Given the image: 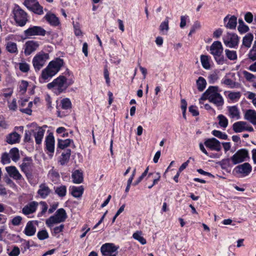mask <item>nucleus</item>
I'll return each instance as SVG.
<instances>
[{"label": "nucleus", "instance_id": "obj_1", "mask_svg": "<svg viewBox=\"0 0 256 256\" xmlns=\"http://www.w3.org/2000/svg\"><path fill=\"white\" fill-rule=\"evenodd\" d=\"M208 100L217 107H222L224 104V98L218 92V87L216 86H210L200 98V100Z\"/></svg>", "mask_w": 256, "mask_h": 256}, {"label": "nucleus", "instance_id": "obj_2", "mask_svg": "<svg viewBox=\"0 0 256 256\" xmlns=\"http://www.w3.org/2000/svg\"><path fill=\"white\" fill-rule=\"evenodd\" d=\"M64 64V60L60 58H56L49 62L48 66L42 70L41 78L46 80L52 78L60 70Z\"/></svg>", "mask_w": 256, "mask_h": 256}, {"label": "nucleus", "instance_id": "obj_3", "mask_svg": "<svg viewBox=\"0 0 256 256\" xmlns=\"http://www.w3.org/2000/svg\"><path fill=\"white\" fill-rule=\"evenodd\" d=\"M66 218L67 215L66 210L64 208H60L56 210L54 216H51L48 219L46 223L49 228H52L54 224L64 222Z\"/></svg>", "mask_w": 256, "mask_h": 256}, {"label": "nucleus", "instance_id": "obj_4", "mask_svg": "<svg viewBox=\"0 0 256 256\" xmlns=\"http://www.w3.org/2000/svg\"><path fill=\"white\" fill-rule=\"evenodd\" d=\"M49 59V54L44 52L36 54L32 59V64L36 71L40 70Z\"/></svg>", "mask_w": 256, "mask_h": 256}, {"label": "nucleus", "instance_id": "obj_5", "mask_svg": "<svg viewBox=\"0 0 256 256\" xmlns=\"http://www.w3.org/2000/svg\"><path fill=\"white\" fill-rule=\"evenodd\" d=\"M68 86L66 83V78L64 76H60L56 79L54 80L52 82L49 83L47 85L48 89H51L54 87L58 88L60 92L65 90Z\"/></svg>", "mask_w": 256, "mask_h": 256}, {"label": "nucleus", "instance_id": "obj_6", "mask_svg": "<svg viewBox=\"0 0 256 256\" xmlns=\"http://www.w3.org/2000/svg\"><path fill=\"white\" fill-rule=\"evenodd\" d=\"M14 19L16 24L20 26H24L27 21L26 13L20 7L16 8L14 10Z\"/></svg>", "mask_w": 256, "mask_h": 256}, {"label": "nucleus", "instance_id": "obj_7", "mask_svg": "<svg viewBox=\"0 0 256 256\" xmlns=\"http://www.w3.org/2000/svg\"><path fill=\"white\" fill-rule=\"evenodd\" d=\"M224 44L230 48H235L238 46L239 38L237 34L234 33H227L223 37Z\"/></svg>", "mask_w": 256, "mask_h": 256}, {"label": "nucleus", "instance_id": "obj_8", "mask_svg": "<svg viewBox=\"0 0 256 256\" xmlns=\"http://www.w3.org/2000/svg\"><path fill=\"white\" fill-rule=\"evenodd\" d=\"M26 38H30L33 36H44L46 30L42 27L39 26H33L25 30L24 32Z\"/></svg>", "mask_w": 256, "mask_h": 256}, {"label": "nucleus", "instance_id": "obj_9", "mask_svg": "<svg viewBox=\"0 0 256 256\" xmlns=\"http://www.w3.org/2000/svg\"><path fill=\"white\" fill-rule=\"evenodd\" d=\"M248 157V150L246 149L242 148L238 150L230 158V160L234 164H236L245 161L246 158Z\"/></svg>", "mask_w": 256, "mask_h": 256}, {"label": "nucleus", "instance_id": "obj_10", "mask_svg": "<svg viewBox=\"0 0 256 256\" xmlns=\"http://www.w3.org/2000/svg\"><path fill=\"white\" fill-rule=\"evenodd\" d=\"M118 246H117L112 243H106L102 245L100 248V252L104 256L113 254L112 253L116 252Z\"/></svg>", "mask_w": 256, "mask_h": 256}, {"label": "nucleus", "instance_id": "obj_11", "mask_svg": "<svg viewBox=\"0 0 256 256\" xmlns=\"http://www.w3.org/2000/svg\"><path fill=\"white\" fill-rule=\"evenodd\" d=\"M204 145L212 150L219 152L222 149L220 142L216 138H211L206 140Z\"/></svg>", "mask_w": 256, "mask_h": 256}, {"label": "nucleus", "instance_id": "obj_12", "mask_svg": "<svg viewBox=\"0 0 256 256\" xmlns=\"http://www.w3.org/2000/svg\"><path fill=\"white\" fill-rule=\"evenodd\" d=\"M31 134L35 139L36 143L40 144L42 143L45 130L40 126H36L34 130H30Z\"/></svg>", "mask_w": 256, "mask_h": 256}, {"label": "nucleus", "instance_id": "obj_13", "mask_svg": "<svg viewBox=\"0 0 256 256\" xmlns=\"http://www.w3.org/2000/svg\"><path fill=\"white\" fill-rule=\"evenodd\" d=\"M252 170L251 166L248 162L238 165L235 168L236 172L242 174L244 176H248L252 172Z\"/></svg>", "mask_w": 256, "mask_h": 256}, {"label": "nucleus", "instance_id": "obj_14", "mask_svg": "<svg viewBox=\"0 0 256 256\" xmlns=\"http://www.w3.org/2000/svg\"><path fill=\"white\" fill-rule=\"evenodd\" d=\"M24 46V54L28 56L36 50L39 46V44L38 42L30 40L25 44Z\"/></svg>", "mask_w": 256, "mask_h": 256}, {"label": "nucleus", "instance_id": "obj_15", "mask_svg": "<svg viewBox=\"0 0 256 256\" xmlns=\"http://www.w3.org/2000/svg\"><path fill=\"white\" fill-rule=\"evenodd\" d=\"M210 54L213 56H218L222 54L223 47L219 41L214 42L210 47Z\"/></svg>", "mask_w": 256, "mask_h": 256}, {"label": "nucleus", "instance_id": "obj_16", "mask_svg": "<svg viewBox=\"0 0 256 256\" xmlns=\"http://www.w3.org/2000/svg\"><path fill=\"white\" fill-rule=\"evenodd\" d=\"M51 192L52 190L46 184L42 183L40 185L38 194L41 198H46Z\"/></svg>", "mask_w": 256, "mask_h": 256}, {"label": "nucleus", "instance_id": "obj_17", "mask_svg": "<svg viewBox=\"0 0 256 256\" xmlns=\"http://www.w3.org/2000/svg\"><path fill=\"white\" fill-rule=\"evenodd\" d=\"M38 204L33 201L25 206L22 208V212L26 215H28L36 212Z\"/></svg>", "mask_w": 256, "mask_h": 256}, {"label": "nucleus", "instance_id": "obj_18", "mask_svg": "<svg viewBox=\"0 0 256 256\" xmlns=\"http://www.w3.org/2000/svg\"><path fill=\"white\" fill-rule=\"evenodd\" d=\"M44 18L52 26H56L60 24L58 18L54 14L50 12H48Z\"/></svg>", "mask_w": 256, "mask_h": 256}, {"label": "nucleus", "instance_id": "obj_19", "mask_svg": "<svg viewBox=\"0 0 256 256\" xmlns=\"http://www.w3.org/2000/svg\"><path fill=\"white\" fill-rule=\"evenodd\" d=\"M32 160L30 158H25L23 160V162L20 165L21 170L26 174L32 169Z\"/></svg>", "mask_w": 256, "mask_h": 256}, {"label": "nucleus", "instance_id": "obj_20", "mask_svg": "<svg viewBox=\"0 0 256 256\" xmlns=\"http://www.w3.org/2000/svg\"><path fill=\"white\" fill-rule=\"evenodd\" d=\"M46 150L51 153L54 150V138L52 134H49L46 138Z\"/></svg>", "mask_w": 256, "mask_h": 256}, {"label": "nucleus", "instance_id": "obj_21", "mask_svg": "<svg viewBox=\"0 0 256 256\" xmlns=\"http://www.w3.org/2000/svg\"><path fill=\"white\" fill-rule=\"evenodd\" d=\"M6 170L10 176L14 180H20L22 178V175L20 174L16 168L14 166L6 167Z\"/></svg>", "mask_w": 256, "mask_h": 256}, {"label": "nucleus", "instance_id": "obj_22", "mask_svg": "<svg viewBox=\"0 0 256 256\" xmlns=\"http://www.w3.org/2000/svg\"><path fill=\"white\" fill-rule=\"evenodd\" d=\"M36 232V228L33 221H29L26 224L24 233L28 236H32Z\"/></svg>", "mask_w": 256, "mask_h": 256}, {"label": "nucleus", "instance_id": "obj_23", "mask_svg": "<svg viewBox=\"0 0 256 256\" xmlns=\"http://www.w3.org/2000/svg\"><path fill=\"white\" fill-rule=\"evenodd\" d=\"M244 118L254 125H256V112L253 110H247L244 114Z\"/></svg>", "mask_w": 256, "mask_h": 256}, {"label": "nucleus", "instance_id": "obj_24", "mask_svg": "<svg viewBox=\"0 0 256 256\" xmlns=\"http://www.w3.org/2000/svg\"><path fill=\"white\" fill-rule=\"evenodd\" d=\"M72 178L74 183L78 184H80L84 180L83 174L80 170H76L72 172Z\"/></svg>", "mask_w": 256, "mask_h": 256}, {"label": "nucleus", "instance_id": "obj_25", "mask_svg": "<svg viewBox=\"0 0 256 256\" xmlns=\"http://www.w3.org/2000/svg\"><path fill=\"white\" fill-rule=\"evenodd\" d=\"M71 155V150L69 148L64 150L62 154L61 157L59 160L61 165H64L69 160Z\"/></svg>", "mask_w": 256, "mask_h": 256}, {"label": "nucleus", "instance_id": "obj_26", "mask_svg": "<svg viewBox=\"0 0 256 256\" xmlns=\"http://www.w3.org/2000/svg\"><path fill=\"white\" fill-rule=\"evenodd\" d=\"M229 116L232 118L238 120L240 118V112L236 106H232L228 108Z\"/></svg>", "mask_w": 256, "mask_h": 256}, {"label": "nucleus", "instance_id": "obj_27", "mask_svg": "<svg viewBox=\"0 0 256 256\" xmlns=\"http://www.w3.org/2000/svg\"><path fill=\"white\" fill-rule=\"evenodd\" d=\"M71 194L72 195L76 198H80L84 192V188L82 186H73L71 188Z\"/></svg>", "mask_w": 256, "mask_h": 256}, {"label": "nucleus", "instance_id": "obj_28", "mask_svg": "<svg viewBox=\"0 0 256 256\" xmlns=\"http://www.w3.org/2000/svg\"><path fill=\"white\" fill-rule=\"evenodd\" d=\"M246 125V122H238L234 123L232 125L233 130L236 132H240L245 130V126Z\"/></svg>", "mask_w": 256, "mask_h": 256}, {"label": "nucleus", "instance_id": "obj_29", "mask_svg": "<svg viewBox=\"0 0 256 256\" xmlns=\"http://www.w3.org/2000/svg\"><path fill=\"white\" fill-rule=\"evenodd\" d=\"M20 140V135L16 132H12L10 134L7 138L6 142L8 144H14L19 142Z\"/></svg>", "mask_w": 256, "mask_h": 256}, {"label": "nucleus", "instance_id": "obj_30", "mask_svg": "<svg viewBox=\"0 0 256 256\" xmlns=\"http://www.w3.org/2000/svg\"><path fill=\"white\" fill-rule=\"evenodd\" d=\"M253 35L251 33L246 34L242 40V46H244L249 48L251 46L252 42L253 40Z\"/></svg>", "mask_w": 256, "mask_h": 256}, {"label": "nucleus", "instance_id": "obj_31", "mask_svg": "<svg viewBox=\"0 0 256 256\" xmlns=\"http://www.w3.org/2000/svg\"><path fill=\"white\" fill-rule=\"evenodd\" d=\"M200 62L202 67L208 70L210 68V58L208 56L202 55L200 56Z\"/></svg>", "mask_w": 256, "mask_h": 256}, {"label": "nucleus", "instance_id": "obj_32", "mask_svg": "<svg viewBox=\"0 0 256 256\" xmlns=\"http://www.w3.org/2000/svg\"><path fill=\"white\" fill-rule=\"evenodd\" d=\"M224 52L228 60H237L238 56L236 51L226 49Z\"/></svg>", "mask_w": 256, "mask_h": 256}, {"label": "nucleus", "instance_id": "obj_33", "mask_svg": "<svg viewBox=\"0 0 256 256\" xmlns=\"http://www.w3.org/2000/svg\"><path fill=\"white\" fill-rule=\"evenodd\" d=\"M206 82L205 79L200 76L198 78V80H196V85L198 87V89L199 91L202 92L206 88Z\"/></svg>", "mask_w": 256, "mask_h": 256}, {"label": "nucleus", "instance_id": "obj_34", "mask_svg": "<svg viewBox=\"0 0 256 256\" xmlns=\"http://www.w3.org/2000/svg\"><path fill=\"white\" fill-rule=\"evenodd\" d=\"M72 142V140L70 139H66L64 140L58 139V146L60 149H64L68 146Z\"/></svg>", "mask_w": 256, "mask_h": 256}, {"label": "nucleus", "instance_id": "obj_35", "mask_svg": "<svg viewBox=\"0 0 256 256\" xmlns=\"http://www.w3.org/2000/svg\"><path fill=\"white\" fill-rule=\"evenodd\" d=\"M10 156L13 161L15 162L18 161L20 158L18 150L16 148L11 149L10 152Z\"/></svg>", "mask_w": 256, "mask_h": 256}, {"label": "nucleus", "instance_id": "obj_36", "mask_svg": "<svg viewBox=\"0 0 256 256\" xmlns=\"http://www.w3.org/2000/svg\"><path fill=\"white\" fill-rule=\"evenodd\" d=\"M55 192L60 197H64L66 195V187L62 185L55 188Z\"/></svg>", "mask_w": 256, "mask_h": 256}, {"label": "nucleus", "instance_id": "obj_37", "mask_svg": "<svg viewBox=\"0 0 256 256\" xmlns=\"http://www.w3.org/2000/svg\"><path fill=\"white\" fill-rule=\"evenodd\" d=\"M237 18L235 16H232L229 19L228 22L226 24V27L230 29L236 28L237 24Z\"/></svg>", "mask_w": 256, "mask_h": 256}, {"label": "nucleus", "instance_id": "obj_38", "mask_svg": "<svg viewBox=\"0 0 256 256\" xmlns=\"http://www.w3.org/2000/svg\"><path fill=\"white\" fill-rule=\"evenodd\" d=\"M218 118L219 120V125L224 128L227 127L228 125V120L222 114H220L218 116Z\"/></svg>", "mask_w": 256, "mask_h": 256}, {"label": "nucleus", "instance_id": "obj_39", "mask_svg": "<svg viewBox=\"0 0 256 256\" xmlns=\"http://www.w3.org/2000/svg\"><path fill=\"white\" fill-rule=\"evenodd\" d=\"M133 238L138 240L141 244H145L146 242V241L145 238H144L142 236V232L138 231L134 232L132 235Z\"/></svg>", "mask_w": 256, "mask_h": 256}, {"label": "nucleus", "instance_id": "obj_40", "mask_svg": "<svg viewBox=\"0 0 256 256\" xmlns=\"http://www.w3.org/2000/svg\"><path fill=\"white\" fill-rule=\"evenodd\" d=\"M238 30L240 33L246 32L249 30L248 26L244 24L242 19L238 20Z\"/></svg>", "mask_w": 256, "mask_h": 256}, {"label": "nucleus", "instance_id": "obj_41", "mask_svg": "<svg viewBox=\"0 0 256 256\" xmlns=\"http://www.w3.org/2000/svg\"><path fill=\"white\" fill-rule=\"evenodd\" d=\"M6 50L10 53H15L17 52L16 44L12 42H8L6 46Z\"/></svg>", "mask_w": 256, "mask_h": 256}, {"label": "nucleus", "instance_id": "obj_42", "mask_svg": "<svg viewBox=\"0 0 256 256\" xmlns=\"http://www.w3.org/2000/svg\"><path fill=\"white\" fill-rule=\"evenodd\" d=\"M62 108L64 110H68L71 108V102L68 98H63L61 100Z\"/></svg>", "mask_w": 256, "mask_h": 256}, {"label": "nucleus", "instance_id": "obj_43", "mask_svg": "<svg viewBox=\"0 0 256 256\" xmlns=\"http://www.w3.org/2000/svg\"><path fill=\"white\" fill-rule=\"evenodd\" d=\"M214 58L218 64H223L226 63L227 60L222 54H218V56H214Z\"/></svg>", "mask_w": 256, "mask_h": 256}, {"label": "nucleus", "instance_id": "obj_44", "mask_svg": "<svg viewBox=\"0 0 256 256\" xmlns=\"http://www.w3.org/2000/svg\"><path fill=\"white\" fill-rule=\"evenodd\" d=\"M212 134L214 136L222 140H227L228 138V136L226 134L219 130H214L212 132Z\"/></svg>", "mask_w": 256, "mask_h": 256}, {"label": "nucleus", "instance_id": "obj_45", "mask_svg": "<svg viewBox=\"0 0 256 256\" xmlns=\"http://www.w3.org/2000/svg\"><path fill=\"white\" fill-rule=\"evenodd\" d=\"M38 2L36 0H25L24 4L30 10H32L34 5L37 4Z\"/></svg>", "mask_w": 256, "mask_h": 256}, {"label": "nucleus", "instance_id": "obj_46", "mask_svg": "<svg viewBox=\"0 0 256 256\" xmlns=\"http://www.w3.org/2000/svg\"><path fill=\"white\" fill-rule=\"evenodd\" d=\"M169 29L168 26V18L166 17L163 22L161 23L160 26V30L161 32H164V30L168 32Z\"/></svg>", "mask_w": 256, "mask_h": 256}, {"label": "nucleus", "instance_id": "obj_47", "mask_svg": "<svg viewBox=\"0 0 256 256\" xmlns=\"http://www.w3.org/2000/svg\"><path fill=\"white\" fill-rule=\"evenodd\" d=\"M31 10L38 14L40 15L43 14V8L39 4L38 2L34 5V6L33 7Z\"/></svg>", "mask_w": 256, "mask_h": 256}, {"label": "nucleus", "instance_id": "obj_48", "mask_svg": "<svg viewBox=\"0 0 256 256\" xmlns=\"http://www.w3.org/2000/svg\"><path fill=\"white\" fill-rule=\"evenodd\" d=\"M37 236L40 240H44L48 238V234L46 230H42L38 232Z\"/></svg>", "mask_w": 256, "mask_h": 256}, {"label": "nucleus", "instance_id": "obj_49", "mask_svg": "<svg viewBox=\"0 0 256 256\" xmlns=\"http://www.w3.org/2000/svg\"><path fill=\"white\" fill-rule=\"evenodd\" d=\"M241 96L240 92H230L228 94V98L232 100H238Z\"/></svg>", "mask_w": 256, "mask_h": 256}, {"label": "nucleus", "instance_id": "obj_50", "mask_svg": "<svg viewBox=\"0 0 256 256\" xmlns=\"http://www.w3.org/2000/svg\"><path fill=\"white\" fill-rule=\"evenodd\" d=\"M10 158L9 154L7 152H4L2 156L1 162L4 164H8L10 162Z\"/></svg>", "mask_w": 256, "mask_h": 256}, {"label": "nucleus", "instance_id": "obj_51", "mask_svg": "<svg viewBox=\"0 0 256 256\" xmlns=\"http://www.w3.org/2000/svg\"><path fill=\"white\" fill-rule=\"evenodd\" d=\"M19 68L23 72H27L30 70V66L26 62H20L19 64Z\"/></svg>", "mask_w": 256, "mask_h": 256}, {"label": "nucleus", "instance_id": "obj_52", "mask_svg": "<svg viewBox=\"0 0 256 256\" xmlns=\"http://www.w3.org/2000/svg\"><path fill=\"white\" fill-rule=\"evenodd\" d=\"M24 141L27 142H32L30 130H26L24 133Z\"/></svg>", "mask_w": 256, "mask_h": 256}, {"label": "nucleus", "instance_id": "obj_53", "mask_svg": "<svg viewBox=\"0 0 256 256\" xmlns=\"http://www.w3.org/2000/svg\"><path fill=\"white\" fill-rule=\"evenodd\" d=\"M222 83L229 86L230 88H234L236 86V82L230 78H226L222 80Z\"/></svg>", "mask_w": 256, "mask_h": 256}, {"label": "nucleus", "instance_id": "obj_54", "mask_svg": "<svg viewBox=\"0 0 256 256\" xmlns=\"http://www.w3.org/2000/svg\"><path fill=\"white\" fill-rule=\"evenodd\" d=\"M28 84V82L25 80H22L20 85V90L22 93H24L27 90Z\"/></svg>", "mask_w": 256, "mask_h": 256}, {"label": "nucleus", "instance_id": "obj_55", "mask_svg": "<svg viewBox=\"0 0 256 256\" xmlns=\"http://www.w3.org/2000/svg\"><path fill=\"white\" fill-rule=\"evenodd\" d=\"M244 75L246 80L248 81H252L254 79L256 78V76H254L253 74L246 71L244 72Z\"/></svg>", "mask_w": 256, "mask_h": 256}, {"label": "nucleus", "instance_id": "obj_56", "mask_svg": "<svg viewBox=\"0 0 256 256\" xmlns=\"http://www.w3.org/2000/svg\"><path fill=\"white\" fill-rule=\"evenodd\" d=\"M248 56L252 61L256 60V49L252 48L248 53Z\"/></svg>", "mask_w": 256, "mask_h": 256}, {"label": "nucleus", "instance_id": "obj_57", "mask_svg": "<svg viewBox=\"0 0 256 256\" xmlns=\"http://www.w3.org/2000/svg\"><path fill=\"white\" fill-rule=\"evenodd\" d=\"M22 220V218L20 216H16L12 220V224L14 226H18L20 224Z\"/></svg>", "mask_w": 256, "mask_h": 256}, {"label": "nucleus", "instance_id": "obj_58", "mask_svg": "<svg viewBox=\"0 0 256 256\" xmlns=\"http://www.w3.org/2000/svg\"><path fill=\"white\" fill-rule=\"evenodd\" d=\"M74 34L76 36H81L82 34V31L80 29L79 24L78 23L74 24Z\"/></svg>", "mask_w": 256, "mask_h": 256}, {"label": "nucleus", "instance_id": "obj_59", "mask_svg": "<svg viewBox=\"0 0 256 256\" xmlns=\"http://www.w3.org/2000/svg\"><path fill=\"white\" fill-rule=\"evenodd\" d=\"M48 176L50 178H58L60 176L58 172L53 168L49 172Z\"/></svg>", "mask_w": 256, "mask_h": 256}, {"label": "nucleus", "instance_id": "obj_60", "mask_svg": "<svg viewBox=\"0 0 256 256\" xmlns=\"http://www.w3.org/2000/svg\"><path fill=\"white\" fill-rule=\"evenodd\" d=\"M20 254V250L18 247L14 246L12 250L8 254L10 256H18Z\"/></svg>", "mask_w": 256, "mask_h": 256}, {"label": "nucleus", "instance_id": "obj_61", "mask_svg": "<svg viewBox=\"0 0 256 256\" xmlns=\"http://www.w3.org/2000/svg\"><path fill=\"white\" fill-rule=\"evenodd\" d=\"M244 20L248 23H251L253 20V15L250 12H248L244 16Z\"/></svg>", "mask_w": 256, "mask_h": 256}, {"label": "nucleus", "instance_id": "obj_62", "mask_svg": "<svg viewBox=\"0 0 256 256\" xmlns=\"http://www.w3.org/2000/svg\"><path fill=\"white\" fill-rule=\"evenodd\" d=\"M189 112L192 113L193 116H197L199 114V112L197 110L196 106H191L189 107Z\"/></svg>", "mask_w": 256, "mask_h": 256}, {"label": "nucleus", "instance_id": "obj_63", "mask_svg": "<svg viewBox=\"0 0 256 256\" xmlns=\"http://www.w3.org/2000/svg\"><path fill=\"white\" fill-rule=\"evenodd\" d=\"M104 77L106 80V84L108 85H110V78H109V72H108V68H106V66L104 67Z\"/></svg>", "mask_w": 256, "mask_h": 256}, {"label": "nucleus", "instance_id": "obj_64", "mask_svg": "<svg viewBox=\"0 0 256 256\" xmlns=\"http://www.w3.org/2000/svg\"><path fill=\"white\" fill-rule=\"evenodd\" d=\"M148 167H147L145 170L144 172L142 174V175L138 178L134 184H138L148 174Z\"/></svg>", "mask_w": 256, "mask_h": 256}]
</instances>
